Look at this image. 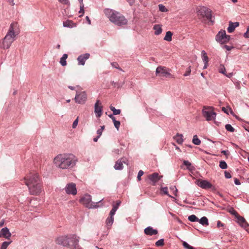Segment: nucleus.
Instances as JSON below:
<instances>
[{"label":"nucleus","mask_w":249,"mask_h":249,"mask_svg":"<svg viewBox=\"0 0 249 249\" xmlns=\"http://www.w3.org/2000/svg\"><path fill=\"white\" fill-rule=\"evenodd\" d=\"M25 183L33 195H39L42 190V184L38 174L35 171L30 172L24 178Z\"/></svg>","instance_id":"nucleus-1"},{"label":"nucleus","mask_w":249,"mask_h":249,"mask_svg":"<svg viewBox=\"0 0 249 249\" xmlns=\"http://www.w3.org/2000/svg\"><path fill=\"white\" fill-rule=\"evenodd\" d=\"M18 28V23H12L9 27L7 33L5 37L0 41V47L3 49H9L12 43L15 40L16 36L18 33L16 31Z\"/></svg>","instance_id":"nucleus-2"},{"label":"nucleus","mask_w":249,"mask_h":249,"mask_svg":"<svg viewBox=\"0 0 249 249\" xmlns=\"http://www.w3.org/2000/svg\"><path fill=\"white\" fill-rule=\"evenodd\" d=\"M104 13L109 20L114 24L121 26L127 23V20L124 16L114 10L106 8Z\"/></svg>","instance_id":"nucleus-3"},{"label":"nucleus","mask_w":249,"mask_h":249,"mask_svg":"<svg viewBox=\"0 0 249 249\" xmlns=\"http://www.w3.org/2000/svg\"><path fill=\"white\" fill-rule=\"evenodd\" d=\"M79 239L75 235L66 236L63 238V247L70 249H82L78 244Z\"/></svg>","instance_id":"nucleus-4"},{"label":"nucleus","mask_w":249,"mask_h":249,"mask_svg":"<svg viewBox=\"0 0 249 249\" xmlns=\"http://www.w3.org/2000/svg\"><path fill=\"white\" fill-rule=\"evenodd\" d=\"M77 159L74 155L71 154L63 155V169L72 168L77 162Z\"/></svg>","instance_id":"nucleus-5"},{"label":"nucleus","mask_w":249,"mask_h":249,"mask_svg":"<svg viewBox=\"0 0 249 249\" xmlns=\"http://www.w3.org/2000/svg\"><path fill=\"white\" fill-rule=\"evenodd\" d=\"M196 13L199 18H206L207 19L211 20L212 11L208 8L204 6L198 7Z\"/></svg>","instance_id":"nucleus-6"},{"label":"nucleus","mask_w":249,"mask_h":249,"mask_svg":"<svg viewBox=\"0 0 249 249\" xmlns=\"http://www.w3.org/2000/svg\"><path fill=\"white\" fill-rule=\"evenodd\" d=\"M202 114L208 121L214 120L216 115V114L213 111V107H204L202 109Z\"/></svg>","instance_id":"nucleus-7"},{"label":"nucleus","mask_w":249,"mask_h":249,"mask_svg":"<svg viewBox=\"0 0 249 249\" xmlns=\"http://www.w3.org/2000/svg\"><path fill=\"white\" fill-rule=\"evenodd\" d=\"M80 202L88 208H93L96 207L91 202V197L89 195L86 194L82 196L80 199Z\"/></svg>","instance_id":"nucleus-8"},{"label":"nucleus","mask_w":249,"mask_h":249,"mask_svg":"<svg viewBox=\"0 0 249 249\" xmlns=\"http://www.w3.org/2000/svg\"><path fill=\"white\" fill-rule=\"evenodd\" d=\"M156 75L160 76V77H172V76L169 71V69L163 67V66H159L156 69Z\"/></svg>","instance_id":"nucleus-9"},{"label":"nucleus","mask_w":249,"mask_h":249,"mask_svg":"<svg viewBox=\"0 0 249 249\" xmlns=\"http://www.w3.org/2000/svg\"><path fill=\"white\" fill-rule=\"evenodd\" d=\"M230 39V36L227 35L225 31H220L215 36V39L221 44L227 42Z\"/></svg>","instance_id":"nucleus-10"},{"label":"nucleus","mask_w":249,"mask_h":249,"mask_svg":"<svg viewBox=\"0 0 249 249\" xmlns=\"http://www.w3.org/2000/svg\"><path fill=\"white\" fill-rule=\"evenodd\" d=\"M87 98V94L85 91L77 92L75 100L79 104H84Z\"/></svg>","instance_id":"nucleus-11"},{"label":"nucleus","mask_w":249,"mask_h":249,"mask_svg":"<svg viewBox=\"0 0 249 249\" xmlns=\"http://www.w3.org/2000/svg\"><path fill=\"white\" fill-rule=\"evenodd\" d=\"M66 192L68 194H71L72 195H75L77 193V190L76 188V185L73 183H70L68 184L65 188Z\"/></svg>","instance_id":"nucleus-12"},{"label":"nucleus","mask_w":249,"mask_h":249,"mask_svg":"<svg viewBox=\"0 0 249 249\" xmlns=\"http://www.w3.org/2000/svg\"><path fill=\"white\" fill-rule=\"evenodd\" d=\"M103 106L99 100H97L94 106V112L97 117H100L102 115Z\"/></svg>","instance_id":"nucleus-13"},{"label":"nucleus","mask_w":249,"mask_h":249,"mask_svg":"<svg viewBox=\"0 0 249 249\" xmlns=\"http://www.w3.org/2000/svg\"><path fill=\"white\" fill-rule=\"evenodd\" d=\"M234 214L237 219L238 222L243 228H247L249 226V224L247 223L246 219L242 216L239 215L237 213L234 211Z\"/></svg>","instance_id":"nucleus-14"},{"label":"nucleus","mask_w":249,"mask_h":249,"mask_svg":"<svg viewBox=\"0 0 249 249\" xmlns=\"http://www.w3.org/2000/svg\"><path fill=\"white\" fill-rule=\"evenodd\" d=\"M197 182V185L203 189H209L212 186L209 182L205 180L198 179Z\"/></svg>","instance_id":"nucleus-15"},{"label":"nucleus","mask_w":249,"mask_h":249,"mask_svg":"<svg viewBox=\"0 0 249 249\" xmlns=\"http://www.w3.org/2000/svg\"><path fill=\"white\" fill-rule=\"evenodd\" d=\"M11 236V233L9 231V229L5 227L2 228L0 231V237H4L7 239H10Z\"/></svg>","instance_id":"nucleus-16"},{"label":"nucleus","mask_w":249,"mask_h":249,"mask_svg":"<svg viewBox=\"0 0 249 249\" xmlns=\"http://www.w3.org/2000/svg\"><path fill=\"white\" fill-rule=\"evenodd\" d=\"M126 159L125 158H122L118 160L114 165L116 170H122L123 168V163H126Z\"/></svg>","instance_id":"nucleus-17"},{"label":"nucleus","mask_w":249,"mask_h":249,"mask_svg":"<svg viewBox=\"0 0 249 249\" xmlns=\"http://www.w3.org/2000/svg\"><path fill=\"white\" fill-rule=\"evenodd\" d=\"M89 53H85L78 56V57L77 58L78 64L84 65L85 64L86 60H87L89 58Z\"/></svg>","instance_id":"nucleus-18"},{"label":"nucleus","mask_w":249,"mask_h":249,"mask_svg":"<svg viewBox=\"0 0 249 249\" xmlns=\"http://www.w3.org/2000/svg\"><path fill=\"white\" fill-rule=\"evenodd\" d=\"M144 232L148 235H156L158 233L157 230L153 229L151 227H148L144 230Z\"/></svg>","instance_id":"nucleus-19"},{"label":"nucleus","mask_w":249,"mask_h":249,"mask_svg":"<svg viewBox=\"0 0 249 249\" xmlns=\"http://www.w3.org/2000/svg\"><path fill=\"white\" fill-rule=\"evenodd\" d=\"M148 178L154 183H155L160 179V177L159 176L158 173H154L152 174L149 175L148 176Z\"/></svg>","instance_id":"nucleus-20"},{"label":"nucleus","mask_w":249,"mask_h":249,"mask_svg":"<svg viewBox=\"0 0 249 249\" xmlns=\"http://www.w3.org/2000/svg\"><path fill=\"white\" fill-rule=\"evenodd\" d=\"M54 163L58 167L61 168L62 164V155L60 154L54 159Z\"/></svg>","instance_id":"nucleus-21"},{"label":"nucleus","mask_w":249,"mask_h":249,"mask_svg":"<svg viewBox=\"0 0 249 249\" xmlns=\"http://www.w3.org/2000/svg\"><path fill=\"white\" fill-rule=\"evenodd\" d=\"M153 29L155 31L154 34L156 35H159L162 32V28L160 25L156 24L153 27Z\"/></svg>","instance_id":"nucleus-22"},{"label":"nucleus","mask_w":249,"mask_h":249,"mask_svg":"<svg viewBox=\"0 0 249 249\" xmlns=\"http://www.w3.org/2000/svg\"><path fill=\"white\" fill-rule=\"evenodd\" d=\"M201 53L202 54V59L203 61L205 62V65L204 66L203 69H206L207 67V64L208 62V57L205 51H202Z\"/></svg>","instance_id":"nucleus-23"},{"label":"nucleus","mask_w":249,"mask_h":249,"mask_svg":"<svg viewBox=\"0 0 249 249\" xmlns=\"http://www.w3.org/2000/svg\"><path fill=\"white\" fill-rule=\"evenodd\" d=\"M182 138L183 136L182 134H177L174 136V139L178 144H181L183 141Z\"/></svg>","instance_id":"nucleus-24"},{"label":"nucleus","mask_w":249,"mask_h":249,"mask_svg":"<svg viewBox=\"0 0 249 249\" xmlns=\"http://www.w3.org/2000/svg\"><path fill=\"white\" fill-rule=\"evenodd\" d=\"M219 72L220 73H222L224 74H225L226 76L228 77H231L232 76L231 73H229V74H227L226 73V70L224 67V66L222 65H221L219 68Z\"/></svg>","instance_id":"nucleus-25"},{"label":"nucleus","mask_w":249,"mask_h":249,"mask_svg":"<svg viewBox=\"0 0 249 249\" xmlns=\"http://www.w3.org/2000/svg\"><path fill=\"white\" fill-rule=\"evenodd\" d=\"M198 221L203 226H206L209 225L208 218L205 216L202 217Z\"/></svg>","instance_id":"nucleus-26"},{"label":"nucleus","mask_w":249,"mask_h":249,"mask_svg":"<svg viewBox=\"0 0 249 249\" xmlns=\"http://www.w3.org/2000/svg\"><path fill=\"white\" fill-rule=\"evenodd\" d=\"M172 35H173V34L171 32H170V31L167 32L166 33V35L164 38V39L167 41H171L172 40Z\"/></svg>","instance_id":"nucleus-27"},{"label":"nucleus","mask_w":249,"mask_h":249,"mask_svg":"<svg viewBox=\"0 0 249 249\" xmlns=\"http://www.w3.org/2000/svg\"><path fill=\"white\" fill-rule=\"evenodd\" d=\"M75 26V24L71 20H67L63 22V26L64 27H72Z\"/></svg>","instance_id":"nucleus-28"},{"label":"nucleus","mask_w":249,"mask_h":249,"mask_svg":"<svg viewBox=\"0 0 249 249\" xmlns=\"http://www.w3.org/2000/svg\"><path fill=\"white\" fill-rule=\"evenodd\" d=\"M234 24H233V22H232L231 21H230L229 22V26L227 29V30H228V32L229 33H232L234 30H235V27H234Z\"/></svg>","instance_id":"nucleus-29"},{"label":"nucleus","mask_w":249,"mask_h":249,"mask_svg":"<svg viewBox=\"0 0 249 249\" xmlns=\"http://www.w3.org/2000/svg\"><path fill=\"white\" fill-rule=\"evenodd\" d=\"M110 110L113 112V114L114 115H119L121 113L120 109H117L113 106H110Z\"/></svg>","instance_id":"nucleus-30"},{"label":"nucleus","mask_w":249,"mask_h":249,"mask_svg":"<svg viewBox=\"0 0 249 249\" xmlns=\"http://www.w3.org/2000/svg\"><path fill=\"white\" fill-rule=\"evenodd\" d=\"M114 218L109 216L106 220V224L107 226H111L113 222Z\"/></svg>","instance_id":"nucleus-31"},{"label":"nucleus","mask_w":249,"mask_h":249,"mask_svg":"<svg viewBox=\"0 0 249 249\" xmlns=\"http://www.w3.org/2000/svg\"><path fill=\"white\" fill-rule=\"evenodd\" d=\"M193 142L196 145H199L201 143L200 140L197 138L196 135L193 137Z\"/></svg>","instance_id":"nucleus-32"},{"label":"nucleus","mask_w":249,"mask_h":249,"mask_svg":"<svg viewBox=\"0 0 249 249\" xmlns=\"http://www.w3.org/2000/svg\"><path fill=\"white\" fill-rule=\"evenodd\" d=\"M188 220L191 222L198 221L199 219L194 214L190 215Z\"/></svg>","instance_id":"nucleus-33"},{"label":"nucleus","mask_w":249,"mask_h":249,"mask_svg":"<svg viewBox=\"0 0 249 249\" xmlns=\"http://www.w3.org/2000/svg\"><path fill=\"white\" fill-rule=\"evenodd\" d=\"M12 241H5L2 243L0 249H6L7 247L11 244Z\"/></svg>","instance_id":"nucleus-34"},{"label":"nucleus","mask_w":249,"mask_h":249,"mask_svg":"<svg viewBox=\"0 0 249 249\" xmlns=\"http://www.w3.org/2000/svg\"><path fill=\"white\" fill-rule=\"evenodd\" d=\"M183 164L186 166L187 169L190 170L192 169L191 163L187 160H183Z\"/></svg>","instance_id":"nucleus-35"},{"label":"nucleus","mask_w":249,"mask_h":249,"mask_svg":"<svg viewBox=\"0 0 249 249\" xmlns=\"http://www.w3.org/2000/svg\"><path fill=\"white\" fill-rule=\"evenodd\" d=\"M226 129L230 132H233L234 131V128L230 124H227L225 125Z\"/></svg>","instance_id":"nucleus-36"},{"label":"nucleus","mask_w":249,"mask_h":249,"mask_svg":"<svg viewBox=\"0 0 249 249\" xmlns=\"http://www.w3.org/2000/svg\"><path fill=\"white\" fill-rule=\"evenodd\" d=\"M219 167L222 169H226L228 166L225 161H221L219 162Z\"/></svg>","instance_id":"nucleus-37"},{"label":"nucleus","mask_w":249,"mask_h":249,"mask_svg":"<svg viewBox=\"0 0 249 249\" xmlns=\"http://www.w3.org/2000/svg\"><path fill=\"white\" fill-rule=\"evenodd\" d=\"M164 243L163 239H161L157 241L155 243L156 246L157 247L162 246L164 245Z\"/></svg>","instance_id":"nucleus-38"},{"label":"nucleus","mask_w":249,"mask_h":249,"mask_svg":"<svg viewBox=\"0 0 249 249\" xmlns=\"http://www.w3.org/2000/svg\"><path fill=\"white\" fill-rule=\"evenodd\" d=\"M182 244H183V246L184 248L186 249H196L193 247H192V246H190V245H189L186 242H183Z\"/></svg>","instance_id":"nucleus-39"},{"label":"nucleus","mask_w":249,"mask_h":249,"mask_svg":"<svg viewBox=\"0 0 249 249\" xmlns=\"http://www.w3.org/2000/svg\"><path fill=\"white\" fill-rule=\"evenodd\" d=\"M84 3H81V4H80V11H79V13L80 14H81V15H80V17L82 16L84 13Z\"/></svg>","instance_id":"nucleus-40"},{"label":"nucleus","mask_w":249,"mask_h":249,"mask_svg":"<svg viewBox=\"0 0 249 249\" xmlns=\"http://www.w3.org/2000/svg\"><path fill=\"white\" fill-rule=\"evenodd\" d=\"M159 8L160 11L161 12H166L167 11V9L166 8V7L162 4H159Z\"/></svg>","instance_id":"nucleus-41"},{"label":"nucleus","mask_w":249,"mask_h":249,"mask_svg":"<svg viewBox=\"0 0 249 249\" xmlns=\"http://www.w3.org/2000/svg\"><path fill=\"white\" fill-rule=\"evenodd\" d=\"M112 66L115 68H116L120 71H123L122 69L119 67V64L117 62H112L111 63Z\"/></svg>","instance_id":"nucleus-42"},{"label":"nucleus","mask_w":249,"mask_h":249,"mask_svg":"<svg viewBox=\"0 0 249 249\" xmlns=\"http://www.w3.org/2000/svg\"><path fill=\"white\" fill-rule=\"evenodd\" d=\"M117 211V207H113L112 210L110 212L109 216H113L115 214L116 211Z\"/></svg>","instance_id":"nucleus-43"},{"label":"nucleus","mask_w":249,"mask_h":249,"mask_svg":"<svg viewBox=\"0 0 249 249\" xmlns=\"http://www.w3.org/2000/svg\"><path fill=\"white\" fill-rule=\"evenodd\" d=\"M143 171L142 170H140L139 171V173H138V177H137V178H138V180H141V177L143 175Z\"/></svg>","instance_id":"nucleus-44"},{"label":"nucleus","mask_w":249,"mask_h":249,"mask_svg":"<svg viewBox=\"0 0 249 249\" xmlns=\"http://www.w3.org/2000/svg\"><path fill=\"white\" fill-rule=\"evenodd\" d=\"M161 191L165 195H166L167 196H169V195L168 193V188L167 187H164L162 188L161 189Z\"/></svg>","instance_id":"nucleus-45"},{"label":"nucleus","mask_w":249,"mask_h":249,"mask_svg":"<svg viewBox=\"0 0 249 249\" xmlns=\"http://www.w3.org/2000/svg\"><path fill=\"white\" fill-rule=\"evenodd\" d=\"M114 125L115 127L116 128L117 130H119L120 125V122L119 121H114Z\"/></svg>","instance_id":"nucleus-46"},{"label":"nucleus","mask_w":249,"mask_h":249,"mask_svg":"<svg viewBox=\"0 0 249 249\" xmlns=\"http://www.w3.org/2000/svg\"><path fill=\"white\" fill-rule=\"evenodd\" d=\"M244 36L246 38H249V26L247 28V32L244 34Z\"/></svg>","instance_id":"nucleus-47"},{"label":"nucleus","mask_w":249,"mask_h":249,"mask_svg":"<svg viewBox=\"0 0 249 249\" xmlns=\"http://www.w3.org/2000/svg\"><path fill=\"white\" fill-rule=\"evenodd\" d=\"M221 153L226 156V158H228V156L230 155V152L227 150H223L221 151Z\"/></svg>","instance_id":"nucleus-48"},{"label":"nucleus","mask_w":249,"mask_h":249,"mask_svg":"<svg viewBox=\"0 0 249 249\" xmlns=\"http://www.w3.org/2000/svg\"><path fill=\"white\" fill-rule=\"evenodd\" d=\"M78 118L74 121V122L73 123V124H72V127L73 128H75L77 125V124H78Z\"/></svg>","instance_id":"nucleus-49"},{"label":"nucleus","mask_w":249,"mask_h":249,"mask_svg":"<svg viewBox=\"0 0 249 249\" xmlns=\"http://www.w3.org/2000/svg\"><path fill=\"white\" fill-rule=\"evenodd\" d=\"M225 177L227 178H230L231 177V174L229 172H228L227 171L225 172Z\"/></svg>","instance_id":"nucleus-50"},{"label":"nucleus","mask_w":249,"mask_h":249,"mask_svg":"<svg viewBox=\"0 0 249 249\" xmlns=\"http://www.w3.org/2000/svg\"><path fill=\"white\" fill-rule=\"evenodd\" d=\"M190 72H191V69L190 67H189L187 69V70L186 71V72L184 74V76H186L189 75L190 74Z\"/></svg>","instance_id":"nucleus-51"},{"label":"nucleus","mask_w":249,"mask_h":249,"mask_svg":"<svg viewBox=\"0 0 249 249\" xmlns=\"http://www.w3.org/2000/svg\"><path fill=\"white\" fill-rule=\"evenodd\" d=\"M223 48L224 49H226L228 51H230L231 50V49L233 48L232 47H231V46H228V45H224L223 46Z\"/></svg>","instance_id":"nucleus-52"},{"label":"nucleus","mask_w":249,"mask_h":249,"mask_svg":"<svg viewBox=\"0 0 249 249\" xmlns=\"http://www.w3.org/2000/svg\"><path fill=\"white\" fill-rule=\"evenodd\" d=\"M56 242L57 244L61 245L62 244V239L61 238H58L56 239Z\"/></svg>","instance_id":"nucleus-53"},{"label":"nucleus","mask_w":249,"mask_h":249,"mask_svg":"<svg viewBox=\"0 0 249 249\" xmlns=\"http://www.w3.org/2000/svg\"><path fill=\"white\" fill-rule=\"evenodd\" d=\"M102 129H98L97 131V133L98 134V136L99 137H100L101 135H102Z\"/></svg>","instance_id":"nucleus-54"},{"label":"nucleus","mask_w":249,"mask_h":249,"mask_svg":"<svg viewBox=\"0 0 249 249\" xmlns=\"http://www.w3.org/2000/svg\"><path fill=\"white\" fill-rule=\"evenodd\" d=\"M231 110V109H227L226 108H225V107H223L222 108V110L223 111H224L225 113H227V114H228V110Z\"/></svg>","instance_id":"nucleus-55"},{"label":"nucleus","mask_w":249,"mask_h":249,"mask_svg":"<svg viewBox=\"0 0 249 249\" xmlns=\"http://www.w3.org/2000/svg\"><path fill=\"white\" fill-rule=\"evenodd\" d=\"M121 204V201L119 200L117 201L116 205H113V207H117V209Z\"/></svg>","instance_id":"nucleus-56"},{"label":"nucleus","mask_w":249,"mask_h":249,"mask_svg":"<svg viewBox=\"0 0 249 249\" xmlns=\"http://www.w3.org/2000/svg\"><path fill=\"white\" fill-rule=\"evenodd\" d=\"M234 183L236 185H240V182L237 178H235Z\"/></svg>","instance_id":"nucleus-57"},{"label":"nucleus","mask_w":249,"mask_h":249,"mask_svg":"<svg viewBox=\"0 0 249 249\" xmlns=\"http://www.w3.org/2000/svg\"><path fill=\"white\" fill-rule=\"evenodd\" d=\"M217 226L218 227L223 226V224L220 221H218L217 223Z\"/></svg>","instance_id":"nucleus-58"},{"label":"nucleus","mask_w":249,"mask_h":249,"mask_svg":"<svg viewBox=\"0 0 249 249\" xmlns=\"http://www.w3.org/2000/svg\"><path fill=\"white\" fill-rule=\"evenodd\" d=\"M8 2L10 3V5L13 6L15 5V3L14 2V0H8Z\"/></svg>","instance_id":"nucleus-59"},{"label":"nucleus","mask_w":249,"mask_h":249,"mask_svg":"<svg viewBox=\"0 0 249 249\" xmlns=\"http://www.w3.org/2000/svg\"><path fill=\"white\" fill-rule=\"evenodd\" d=\"M86 20L87 21L88 23L89 24H91V21L89 18V17L87 16L86 17Z\"/></svg>","instance_id":"nucleus-60"},{"label":"nucleus","mask_w":249,"mask_h":249,"mask_svg":"<svg viewBox=\"0 0 249 249\" xmlns=\"http://www.w3.org/2000/svg\"><path fill=\"white\" fill-rule=\"evenodd\" d=\"M69 1L68 0H63V4H68L69 5Z\"/></svg>","instance_id":"nucleus-61"},{"label":"nucleus","mask_w":249,"mask_h":249,"mask_svg":"<svg viewBox=\"0 0 249 249\" xmlns=\"http://www.w3.org/2000/svg\"><path fill=\"white\" fill-rule=\"evenodd\" d=\"M127 1L129 3V4L130 5H132L134 2V0H127Z\"/></svg>","instance_id":"nucleus-62"},{"label":"nucleus","mask_w":249,"mask_h":249,"mask_svg":"<svg viewBox=\"0 0 249 249\" xmlns=\"http://www.w3.org/2000/svg\"><path fill=\"white\" fill-rule=\"evenodd\" d=\"M233 24H234L233 26L235 28H236V27H238L239 25V23L238 22H234V23H233Z\"/></svg>","instance_id":"nucleus-63"},{"label":"nucleus","mask_w":249,"mask_h":249,"mask_svg":"<svg viewBox=\"0 0 249 249\" xmlns=\"http://www.w3.org/2000/svg\"><path fill=\"white\" fill-rule=\"evenodd\" d=\"M100 137H99V136H98L97 137L94 138L93 139V141H94V142H97V141H98V139H99Z\"/></svg>","instance_id":"nucleus-64"}]
</instances>
